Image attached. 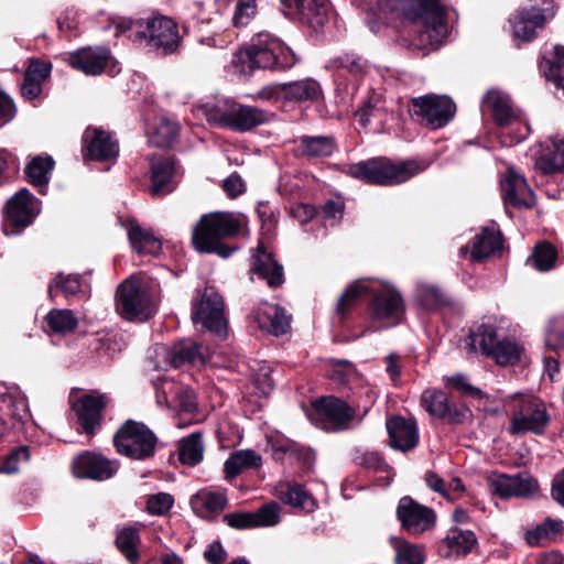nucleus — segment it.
<instances>
[{"instance_id": "5", "label": "nucleus", "mask_w": 564, "mask_h": 564, "mask_svg": "<svg viewBox=\"0 0 564 564\" xmlns=\"http://www.w3.org/2000/svg\"><path fill=\"white\" fill-rule=\"evenodd\" d=\"M505 404L511 413L508 432L511 435L532 433L543 435L551 422L545 403L536 397L524 393L509 395Z\"/></svg>"}, {"instance_id": "57", "label": "nucleus", "mask_w": 564, "mask_h": 564, "mask_svg": "<svg viewBox=\"0 0 564 564\" xmlns=\"http://www.w3.org/2000/svg\"><path fill=\"white\" fill-rule=\"evenodd\" d=\"M419 297L422 304L427 308H442L449 306L452 301L438 288L425 285L420 288Z\"/></svg>"}, {"instance_id": "42", "label": "nucleus", "mask_w": 564, "mask_h": 564, "mask_svg": "<svg viewBox=\"0 0 564 564\" xmlns=\"http://www.w3.org/2000/svg\"><path fill=\"white\" fill-rule=\"evenodd\" d=\"M291 317L285 310L278 305H269L258 313V322L261 327H267L275 336L283 335L290 329Z\"/></svg>"}, {"instance_id": "40", "label": "nucleus", "mask_w": 564, "mask_h": 564, "mask_svg": "<svg viewBox=\"0 0 564 564\" xmlns=\"http://www.w3.org/2000/svg\"><path fill=\"white\" fill-rule=\"evenodd\" d=\"M262 465V457L253 449H241L232 453L224 465L226 478H235L242 470L258 468Z\"/></svg>"}, {"instance_id": "48", "label": "nucleus", "mask_w": 564, "mask_h": 564, "mask_svg": "<svg viewBox=\"0 0 564 564\" xmlns=\"http://www.w3.org/2000/svg\"><path fill=\"white\" fill-rule=\"evenodd\" d=\"M45 323L52 332L67 334L77 327L78 321L70 310L54 308L45 316Z\"/></svg>"}, {"instance_id": "53", "label": "nucleus", "mask_w": 564, "mask_h": 564, "mask_svg": "<svg viewBox=\"0 0 564 564\" xmlns=\"http://www.w3.org/2000/svg\"><path fill=\"white\" fill-rule=\"evenodd\" d=\"M556 250L549 242H542L535 246L532 256L528 259V262L539 271H549L554 267L556 260Z\"/></svg>"}, {"instance_id": "51", "label": "nucleus", "mask_w": 564, "mask_h": 564, "mask_svg": "<svg viewBox=\"0 0 564 564\" xmlns=\"http://www.w3.org/2000/svg\"><path fill=\"white\" fill-rule=\"evenodd\" d=\"M334 68L350 74L354 78H360L366 74L367 62L359 55L345 53L333 59Z\"/></svg>"}, {"instance_id": "31", "label": "nucleus", "mask_w": 564, "mask_h": 564, "mask_svg": "<svg viewBox=\"0 0 564 564\" xmlns=\"http://www.w3.org/2000/svg\"><path fill=\"white\" fill-rule=\"evenodd\" d=\"M281 3L293 9L299 19L313 29L321 28L327 20L326 0H281Z\"/></svg>"}, {"instance_id": "56", "label": "nucleus", "mask_w": 564, "mask_h": 564, "mask_svg": "<svg viewBox=\"0 0 564 564\" xmlns=\"http://www.w3.org/2000/svg\"><path fill=\"white\" fill-rule=\"evenodd\" d=\"M55 290H61L65 296L75 295L82 291L78 275L58 273L48 284V296L54 297Z\"/></svg>"}, {"instance_id": "6", "label": "nucleus", "mask_w": 564, "mask_h": 564, "mask_svg": "<svg viewBox=\"0 0 564 564\" xmlns=\"http://www.w3.org/2000/svg\"><path fill=\"white\" fill-rule=\"evenodd\" d=\"M207 121L234 131L245 132L269 120V113L252 106L225 101L206 110Z\"/></svg>"}, {"instance_id": "27", "label": "nucleus", "mask_w": 564, "mask_h": 564, "mask_svg": "<svg viewBox=\"0 0 564 564\" xmlns=\"http://www.w3.org/2000/svg\"><path fill=\"white\" fill-rule=\"evenodd\" d=\"M175 173L176 169L173 158L151 159V186L149 193L154 197H162L172 193L176 187L174 181Z\"/></svg>"}, {"instance_id": "21", "label": "nucleus", "mask_w": 564, "mask_h": 564, "mask_svg": "<svg viewBox=\"0 0 564 564\" xmlns=\"http://www.w3.org/2000/svg\"><path fill=\"white\" fill-rule=\"evenodd\" d=\"M224 522L230 528L246 530L258 527H272L280 521V507L275 502L267 503L254 512H231L225 514Z\"/></svg>"}, {"instance_id": "15", "label": "nucleus", "mask_w": 564, "mask_h": 564, "mask_svg": "<svg viewBox=\"0 0 564 564\" xmlns=\"http://www.w3.org/2000/svg\"><path fill=\"white\" fill-rule=\"evenodd\" d=\"M490 491L501 499H530L539 490L538 480L528 471L514 475L491 473L487 478Z\"/></svg>"}, {"instance_id": "7", "label": "nucleus", "mask_w": 564, "mask_h": 564, "mask_svg": "<svg viewBox=\"0 0 564 564\" xmlns=\"http://www.w3.org/2000/svg\"><path fill=\"white\" fill-rule=\"evenodd\" d=\"M156 435L143 423L126 421L113 435L117 453L137 460L151 458L156 449Z\"/></svg>"}, {"instance_id": "16", "label": "nucleus", "mask_w": 564, "mask_h": 564, "mask_svg": "<svg viewBox=\"0 0 564 564\" xmlns=\"http://www.w3.org/2000/svg\"><path fill=\"white\" fill-rule=\"evenodd\" d=\"M422 408L431 415L449 424H464L471 417L470 410L464 404L451 403L446 392L426 389L421 395Z\"/></svg>"}, {"instance_id": "28", "label": "nucleus", "mask_w": 564, "mask_h": 564, "mask_svg": "<svg viewBox=\"0 0 564 564\" xmlns=\"http://www.w3.org/2000/svg\"><path fill=\"white\" fill-rule=\"evenodd\" d=\"M545 23L546 17L542 9L536 7L522 9L511 20L513 36L516 40L530 42Z\"/></svg>"}, {"instance_id": "14", "label": "nucleus", "mask_w": 564, "mask_h": 564, "mask_svg": "<svg viewBox=\"0 0 564 564\" xmlns=\"http://www.w3.org/2000/svg\"><path fill=\"white\" fill-rule=\"evenodd\" d=\"M39 214L37 200L26 188L17 192L6 205L3 231L18 235L29 227Z\"/></svg>"}, {"instance_id": "12", "label": "nucleus", "mask_w": 564, "mask_h": 564, "mask_svg": "<svg viewBox=\"0 0 564 564\" xmlns=\"http://www.w3.org/2000/svg\"><path fill=\"white\" fill-rule=\"evenodd\" d=\"M409 112L421 124L435 130L445 127L454 118L456 105L447 96L425 95L411 99Z\"/></svg>"}, {"instance_id": "1", "label": "nucleus", "mask_w": 564, "mask_h": 564, "mask_svg": "<svg viewBox=\"0 0 564 564\" xmlns=\"http://www.w3.org/2000/svg\"><path fill=\"white\" fill-rule=\"evenodd\" d=\"M381 12H390L417 26L414 46L423 51L440 47L448 34L445 7L440 0H378Z\"/></svg>"}, {"instance_id": "39", "label": "nucleus", "mask_w": 564, "mask_h": 564, "mask_svg": "<svg viewBox=\"0 0 564 564\" xmlns=\"http://www.w3.org/2000/svg\"><path fill=\"white\" fill-rule=\"evenodd\" d=\"M564 531L562 520L546 518L534 529L527 531L525 541L530 546H541L555 541Z\"/></svg>"}, {"instance_id": "17", "label": "nucleus", "mask_w": 564, "mask_h": 564, "mask_svg": "<svg viewBox=\"0 0 564 564\" xmlns=\"http://www.w3.org/2000/svg\"><path fill=\"white\" fill-rule=\"evenodd\" d=\"M397 518L411 535H420L431 530L436 522L433 509L420 505L411 497H402L397 507Z\"/></svg>"}, {"instance_id": "63", "label": "nucleus", "mask_w": 564, "mask_h": 564, "mask_svg": "<svg viewBox=\"0 0 564 564\" xmlns=\"http://www.w3.org/2000/svg\"><path fill=\"white\" fill-rule=\"evenodd\" d=\"M52 65L50 63L41 62L39 59H31L25 75L34 77L43 83L51 74Z\"/></svg>"}, {"instance_id": "55", "label": "nucleus", "mask_w": 564, "mask_h": 564, "mask_svg": "<svg viewBox=\"0 0 564 564\" xmlns=\"http://www.w3.org/2000/svg\"><path fill=\"white\" fill-rule=\"evenodd\" d=\"M280 499L293 507L306 508L312 502V497L300 485L281 484L279 488Z\"/></svg>"}, {"instance_id": "8", "label": "nucleus", "mask_w": 564, "mask_h": 564, "mask_svg": "<svg viewBox=\"0 0 564 564\" xmlns=\"http://www.w3.org/2000/svg\"><path fill=\"white\" fill-rule=\"evenodd\" d=\"M135 36L145 41V45L162 55L178 51L183 36L177 23L169 17L158 15L135 23Z\"/></svg>"}, {"instance_id": "20", "label": "nucleus", "mask_w": 564, "mask_h": 564, "mask_svg": "<svg viewBox=\"0 0 564 564\" xmlns=\"http://www.w3.org/2000/svg\"><path fill=\"white\" fill-rule=\"evenodd\" d=\"M119 154V145L111 134L101 129L88 127L83 135V155L95 161L115 160Z\"/></svg>"}, {"instance_id": "22", "label": "nucleus", "mask_w": 564, "mask_h": 564, "mask_svg": "<svg viewBox=\"0 0 564 564\" xmlns=\"http://www.w3.org/2000/svg\"><path fill=\"white\" fill-rule=\"evenodd\" d=\"M68 64L88 76L104 73L112 63L110 51L104 46L83 47L68 55Z\"/></svg>"}, {"instance_id": "34", "label": "nucleus", "mask_w": 564, "mask_h": 564, "mask_svg": "<svg viewBox=\"0 0 564 564\" xmlns=\"http://www.w3.org/2000/svg\"><path fill=\"white\" fill-rule=\"evenodd\" d=\"M296 142L297 152L308 159L328 158L336 149V141L332 135H302Z\"/></svg>"}, {"instance_id": "37", "label": "nucleus", "mask_w": 564, "mask_h": 564, "mask_svg": "<svg viewBox=\"0 0 564 564\" xmlns=\"http://www.w3.org/2000/svg\"><path fill=\"white\" fill-rule=\"evenodd\" d=\"M128 237L132 248L144 254L156 256L161 251V241L150 229L141 227L137 221H129Z\"/></svg>"}, {"instance_id": "35", "label": "nucleus", "mask_w": 564, "mask_h": 564, "mask_svg": "<svg viewBox=\"0 0 564 564\" xmlns=\"http://www.w3.org/2000/svg\"><path fill=\"white\" fill-rule=\"evenodd\" d=\"M284 100L290 102H315L322 97V88L313 78L283 83Z\"/></svg>"}, {"instance_id": "30", "label": "nucleus", "mask_w": 564, "mask_h": 564, "mask_svg": "<svg viewBox=\"0 0 564 564\" xmlns=\"http://www.w3.org/2000/svg\"><path fill=\"white\" fill-rule=\"evenodd\" d=\"M481 107L500 127L509 126L517 119L510 97L500 90H488L482 98Z\"/></svg>"}, {"instance_id": "62", "label": "nucleus", "mask_w": 564, "mask_h": 564, "mask_svg": "<svg viewBox=\"0 0 564 564\" xmlns=\"http://www.w3.org/2000/svg\"><path fill=\"white\" fill-rule=\"evenodd\" d=\"M227 557L228 554L219 541L212 542L204 551V558L209 564H223Z\"/></svg>"}, {"instance_id": "61", "label": "nucleus", "mask_w": 564, "mask_h": 564, "mask_svg": "<svg viewBox=\"0 0 564 564\" xmlns=\"http://www.w3.org/2000/svg\"><path fill=\"white\" fill-rule=\"evenodd\" d=\"M174 502L170 494L160 492L151 496L147 501V510L151 514L162 516L170 511Z\"/></svg>"}, {"instance_id": "25", "label": "nucleus", "mask_w": 564, "mask_h": 564, "mask_svg": "<svg viewBox=\"0 0 564 564\" xmlns=\"http://www.w3.org/2000/svg\"><path fill=\"white\" fill-rule=\"evenodd\" d=\"M386 426L393 448L409 452L416 447L419 429L414 419L395 415L387 420Z\"/></svg>"}, {"instance_id": "26", "label": "nucleus", "mask_w": 564, "mask_h": 564, "mask_svg": "<svg viewBox=\"0 0 564 564\" xmlns=\"http://www.w3.org/2000/svg\"><path fill=\"white\" fill-rule=\"evenodd\" d=\"M29 416L25 398L18 388L0 383V421L4 424L12 421L22 423Z\"/></svg>"}, {"instance_id": "49", "label": "nucleus", "mask_w": 564, "mask_h": 564, "mask_svg": "<svg viewBox=\"0 0 564 564\" xmlns=\"http://www.w3.org/2000/svg\"><path fill=\"white\" fill-rule=\"evenodd\" d=\"M178 130L180 127L176 122L167 118H161L149 142L158 148H169L175 142Z\"/></svg>"}, {"instance_id": "50", "label": "nucleus", "mask_w": 564, "mask_h": 564, "mask_svg": "<svg viewBox=\"0 0 564 564\" xmlns=\"http://www.w3.org/2000/svg\"><path fill=\"white\" fill-rule=\"evenodd\" d=\"M391 542L397 564H423L424 555L419 546L399 538H393Z\"/></svg>"}, {"instance_id": "9", "label": "nucleus", "mask_w": 564, "mask_h": 564, "mask_svg": "<svg viewBox=\"0 0 564 564\" xmlns=\"http://www.w3.org/2000/svg\"><path fill=\"white\" fill-rule=\"evenodd\" d=\"M116 311L130 322H144L155 311L149 289L138 279H126L116 291Z\"/></svg>"}, {"instance_id": "47", "label": "nucleus", "mask_w": 564, "mask_h": 564, "mask_svg": "<svg viewBox=\"0 0 564 564\" xmlns=\"http://www.w3.org/2000/svg\"><path fill=\"white\" fill-rule=\"evenodd\" d=\"M273 457L276 460H282L285 456L296 460H303L304 465L310 466L313 462V455L305 448L301 447L295 442L283 440L272 443Z\"/></svg>"}, {"instance_id": "33", "label": "nucleus", "mask_w": 564, "mask_h": 564, "mask_svg": "<svg viewBox=\"0 0 564 564\" xmlns=\"http://www.w3.org/2000/svg\"><path fill=\"white\" fill-rule=\"evenodd\" d=\"M502 248V237L495 227H485L471 241L470 257L475 261H481L495 256Z\"/></svg>"}, {"instance_id": "19", "label": "nucleus", "mask_w": 564, "mask_h": 564, "mask_svg": "<svg viewBox=\"0 0 564 564\" xmlns=\"http://www.w3.org/2000/svg\"><path fill=\"white\" fill-rule=\"evenodd\" d=\"M72 469L77 478L106 480L117 473L118 464L100 454L84 452L73 459Z\"/></svg>"}, {"instance_id": "64", "label": "nucleus", "mask_w": 564, "mask_h": 564, "mask_svg": "<svg viewBox=\"0 0 564 564\" xmlns=\"http://www.w3.org/2000/svg\"><path fill=\"white\" fill-rule=\"evenodd\" d=\"M345 205L340 199H329L321 208L325 220H338L343 217Z\"/></svg>"}, {"instance_id": "58", "label": "nucleus", "mask_w": 564, "mask_h": 564, "mask_svg": "<svg viewBox=\"0 0 564 564\" xmlns=\"http://www.w3.org/2000/svg\"><path fill=\"white\" fill-rule=\"evenodd\" d=\"M367 291L368 288L362 281H357L350 284L337 302V314H339L340 316H345V314L350 310V307L355 305L357 299Z\"/></svg>"}, {"instance_id": "10", "label": "nucleus", "mask_w": 564, "mask_h": 564, "mask_svg": "<svg viewBox=\"0 0 564 564\" xmlns=\"http://www.w3.org/2000/svg\"><path fill=\"white\" fill-rule=\"evenodd\" d=\"M192 321L194 325L200 324L203 328L220 338L226 337L227 322L224 313V301L213 286L196 290V296L192 302Z\"/></svg>"}, {"instance_id": "36", "label": "nucleus", "mask_w": 564, "mask_h": 564, "mask_svg": "<svg viewBox=\"0 0 564 564\" xmlns=\"http://www.w3.org/2000/svg\"><path fill=\"white\" fill-rule=\"evenodd\" d=\"M206 349L195 341L184 340L169 352V361L174 368L184 365H204Z\"/></svg>"}, {"instance_id": "11", "label": "nucleus", "mask_w": 564, "mask_h": 564, "mask_svg": "<svg viewBox=\"0 0 564 564\" xmlns=\"http://www.w3.org/2000/svg\"><path fill=\"white\" fill-rule=\"evenodd\" d=\"M469 338L471 349H479L500 366L513 365L520 359L521 348L512 340L499 338L492 325L481 324Z\"/></svg>"}, {"instance_id": "46", "label": "nucleus", "mask_w": 564, "mask_h": 564, "mask_svg": "<svg viewBox=\"0 0 564 564\" xmlns=\"http://www.w3.org/2000/svg\"><path fill=\"white\" fill-rule=\"evenodd\" d=\"M228 499L223 491L199 490L193 496L191 503L194 508H202L206 514H217L227 506Z\"/></svg>"}, {"instance_id": "4", "label": "nucleus", "mask_w": 564, "mask_h": 564, "mask_svg": "<svg viewBox=\"0 0 564 564\" xmlns=\"http://www.w3.org/2000/svg\"><path fill=\"white\" fill-rule=\"evenodd\" d=\"M425 169L424 162L415 160L394 163L388 158H375L352 164L349 173L369 184L392 186L406 182Z\"/></svg>"}, {"instance_id": "54", "label": "nucleus", "mask_w": 564, "mask_h": 564, "mask_svg": "<svg viewBox=\"0 0 564 564\" xmlns=\"http://www.w3.org/2000/svg\"><path fill=\"white\" fill-rule=\"evenodd\" d=\"M447 546L456 554H467L471 551L477 540L469 530H451L446 536Z\"/></svg>"}, {"instance_id": "24", "label": "nucleus", "mask_w": 564, "mask_h": 564, "mask_svg": "<svg viewBox=\"0 0 564 564\" xmlns=\"http://www.w3.org/2000/svg\"><path fill=\"white\" fill-rule=\"evenodd\" d=\"M502 198L506 205L516 208H531L535 203L533 191L527 184L525 178L509 169L500 181Z\"/></svg>"}, {"instance_id": "43", "label": "nucleus", "mask_w": 564, "mask_h": 564, "mask_svg": "<svg viewBox=\"0 0 564 564\" xmlns=\"http://www.w3.org/2000/svg\"><path fill=\"white\" fill-rule=\"evenodd\" d=\"M355 116L362 127H368L373 122L382 126L387 119V113L381 96L378 94L370 95Z\"/></svg>"}, {"instance_id": "59", "label": "nucleus", "mask_w": 564, "mask_h": 564, "mask_svg": "<svg viewBox=\"0 0 564 564\" xmlns=\"http://www.w3.org/2000/svg\"><path fill=\"white\" fill-rule=\"evenodd\" d=\"M444 382L446 388L455 389L464 395L476 399H480L482 397L480 389L470 384L467 380V377L462 373L445 377Z\"/></svg>"}, {"instance_id": "23", "label": "nucleus", "mask_w": 564, "mask_h": 564, "mask_svg": "<svg viewBox=\"0 0 564 564\" xmlns=\"http://www.w3.org/2000/svg\"><path fill=\"white\" fill-rule=\"evenodd\" d=\"M108 403L106 394L88 393L82 395L74 404L77 421L82 429L89 435L100 426L102 411Z\"/></svg>"}, {"instance_id": "52", "label": "nucleus", "mask_w": 564, "mask_h": 564, "mask_svg": "<svg viewBox=\"0 0 564 564\" xmlns=\"http://www.w3.org/2000/svg\"><path fill=\"white\" fill-rule=\"evenodd\" d=\"M545 345L547 349L564 359V316L555 317L550 322L545 335Z\"/></svg>"}, {"instance_id": "29", "label": "nucleus", "mask_w": 564, "mask_h": 564, "mask_svg": "<svg viewBox=\"0 0 564 564\" xmlns=\"http://www.w3.org/2000/svg\"><path fill=\"white\" fill-rule=\"evenodd\" d=\"M251 272L267 281L270 288H279L284 283L283 267L260 242L252 256Z\"/></svg>"}, {"instance_id": "44", "label": "nucleus", "mask_w": 564, "mask_h": 564, "mask_svg": "<svg viewBox=\"0 0 564 564\" xmlns=\"http://www.w3.org/2000/svg\"><path fill=\"white\" fill-rule=\"evenodd\" d=\"M178 459L188 466L198 465L204 457V443L200 432H194L178 441Z\"/></svg>"}, {"instance_id": "60", "label": "nucleus", "mask_w": 564, "mask_h": 564, "mask_svg": "<svg viewBox=\"0 0 564 564\" xmlns=\"http://www.w3.org/2000/svg\"><path fill=\"white\" fill-rule=\"evenodd\" d=\"M256 14V0H238L232 15V23L235 26L247 25Z\"/></svg>"}, {"instance_id": "13", "label": "nucleus", "mask_w": 564, "mask_h": 564, "mask_svg": "<svg viewBox=\"0 0 564 564\" xmlns=\"http://www.w3.org/2000/svg\"><path fill=\"white\" fill-rule=\"evenodd\" d=\"M313 423L326 432H340L348 430L355 416V410L345 401L329 395L313 402Z\"/></svg>"}, {"instance_id": "3", "label": "nucleus", "mask_w": 564, "mask_h": 564, "mask_svg": "<svg viewBox=\"0 0 564 564\" xmlns=\"http://www.w3.org/2000/svg\"><path fill=\"white\" fill-rule=\"evenodd\" d=\"M240 219L232 213L216 212L200 217L192 232V243L200 253H217L223 258L232 250L221 243L223 239L238 235Z\"/></svg>"}, {"instance_id": "38", "label": "nucleus", "mask_w": 564, "mask_h": 564, "mask_svg": "<svg viewBox=\"0 0 564 564\" xmlns=\"http://www.w3.org/2000/svg\"><path fill=\"white\" fill-rule=\"evenodd\" d=\"M54 164L55 162L52 156L37 155L25 166V175L29 182L37 187L41 194H44V189L50 182Z\"/></svg>"}, {"instance_id": "41", "label": "nucleus", "mask_w": 564, "mask_h": 564, "mask_svg": "<svg viewBox=\"0 0 564 564\" xmlns=\"http://www.w3.org/2000/svg\"><path fill=\"white\" fill-rule=\"evenodd\" d=\"M140 543L141 538L137 528L129 525L118 530L115 544L130 564H138L140 560Z\"/></svg>"}, {"instance_id": "18", "label": "nucleus", "mask_w": 564, "mask_h": 564, "mask_svg": "<svg viewBox=\"0 0 564 564\" xmlns=\"http://www.w3.org/2000/svg\"><path fill=\"white\" fill-rule=\"evenodd\" d=\"M404 313V301L398 290L391 285H382L375 291L371 302L373 319L395 325L402 319Z\"/></svg>"}, {"instance_id": "32", "label": "nucleus", "mask_w": 564, "mask_h": 564, "mask_svg": "<svg viewBox=\"0 0 564 564\" xmlns=\"http://www.w3.org/2000/svg\"><path fill=\"white\" fill-rule=\"evenodd\" d=\"M167 388L158 391V401H164L169 406H174L180 413L193 414L197 410V401L194 391L187 387L167 382Z\"/></svg>"}, {"instance_id": "2", "label": "nucleus", "mask_w": 564, "mask_h": 564, "mask_svg": "<svg viewBox=\"0 0 564 564\" xmlns=\"http://www.w3.org/2000/svg\"><path fill=\"white\" fill-rule=\"evenodd\" d=\"M242 70L289 69L296 59L294 53L285 44L269 32H259L251 43L237 54Z\"/></svg>"}, {"instance_id": "45", "label": "nucleus", "mask_w": 564, "mask_h": 564, "mask_svg": "<svg viewBox=\"0 0 564 564\" xmlns=\"http://www.w3.org/2000/svg\"><path fill=\"white\" fill-rule=\"evenodd\" d=\"M535 167L543 174H553L564 171V138L554 140L547 152L535 161Z\"/></svg>"}]
</instances>
